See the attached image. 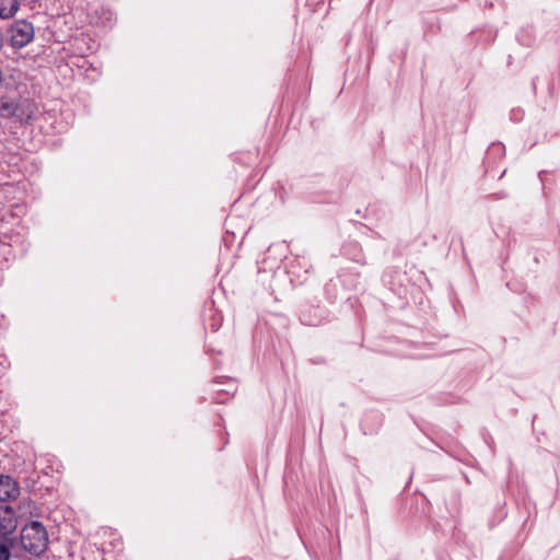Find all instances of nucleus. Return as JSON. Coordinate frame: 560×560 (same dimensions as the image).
I'll list each match as a JSON object with an SVG mask.
<instances>
[{
	"label": "nucleus",
	"mask_w": 560,
	"mask_h": 560,
	"mask_svg": "<svg viewBox=\"0 0 560 560\" xmlns=\"http://www.w3.org/2000/svg\"><path fill=\"white\" fill-rule=\"evenodd\" d=\"M16 538H8L0 535V560H10L11 548L14 546Z\"/></svg>",
	"instance_id": "7"
},
{
	"label": "nucleus",
	"mask_w": 560,
	"mask_h": 560,
	"mask_svg": "<svg viewBox=\"0 0 560 560\" xmlns=\"http://www.w3.org/2000/svg\"><path fill=\"white\" fill-rule=\"evenodd\" d=\"M18 526L15 512L8 504H0V535H5L8 538H15L13 533Z\"/></svg>",
	"instance_id": "3"
},
{
	"label": "nucleus",
	"mask_w": 560,
	"mask_h": 560,
	"mask_svg": "<svg viewBox=\"0 0 560 560\" xmlns=\"http://www.w3.org/2000/svg\"><path fill=\"white\" fill-rule=\"evenodd\" d=\"M19 0H0V18L9 19L19 10Z\"/></svg>",
	"instance_id": "6"
},
{
	"label": "nucleus",
	"mask_w": 560,
	"mask_h": 560,
	"mask_svg": "<svg viewBox=\"0 0 560 560\" xmlns=\"http://www.w3.org/2000/svg\"><path fill=\"white\" fill-rule=\"evenodd\" d=\"M21 546L33 556H42L48 548V534L38 521H32L23 526L20 535Z\"/></svg>",
	"instance_id": "1"
},
{
	"label": "nucleus",
	"mask_w": 560,
	"mask_h": 560,
	"mask_svg": "<svg viewBox=\"0 0 560 560\" xmlns=\"http://www.w3.org/2000/svg\"><path fill=\"white\" fill-rule=\"evenodd\" d=\"M10 43L14 48H22L34 38L33 25L25 21H15L9 28Z\"/></svg>",
	"instance_id": "2"
},
{
	"label": "nucleus",
	"mask_w": 560,
	"mask_h": 560,
	"mask_svg": "<svg viewBox=\"0 0 560 560\" xmlns=\"http://www.w3.org/2000/svg\"><path fill=\"white\" fill-rule=\"evenodd\" d=\"M20 494L18 482L7 475H0V501L14 500Z\"/></svg>",
	"instance_id": "4"
},
{
	"label": "nucleus",
	"mask_w": 560,
	"mask_h": 560,
	"mask_svg": "<svg viewBox=\"0 0 560 560\" xmlns=\"http://www.w3.org/2000/svg\"><path fill=\"white\" fill-rule=\"evenodd\" d=\"M12 117L19 121H27L32 119L36 114V106L30 100H22L20 102H15L14 110L12 112Z\"/></svg>",
	"instance_id": "5"
},
{
	"label": "nucleus",
	"mask_w": 560,
	"mask_h": 560,
	"mask_svg": "<svg viewBox=\"0 0 560 560\" xmlns=\"http://www.w3.org/2000/svg\"><path fill=\"white\" fill-rule=\"evenodd\" d=\"M14 101H2L0 103V116L11 118L14 110Z\"/></svg>",
	"instance_id": "8"
}]
</instances>
